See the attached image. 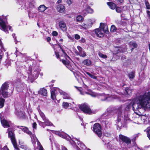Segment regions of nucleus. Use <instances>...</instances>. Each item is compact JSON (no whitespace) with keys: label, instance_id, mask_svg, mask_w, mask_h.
<instances>
[{"label":"nucleus","instance_id":"obj_1","mask_svg":"<svg viewBox=\"0 0 150 150\" xmlns=\"http://www.w3.org/2000/svg\"><path fill=\"white\" fill-rule=\"evenodd\" d=\"M132 108L134 112L138 115H141L142 109L150 108V92L145 93L135 98L133 101Z\"/></svg>","mask_w":150,"mask_h":150},{"label":"nucleus","instance_id":"obj_2","mask_svg":"<svg viewBox=\"0 0 150 150\" xmlns=\"http://www.w3.org/2000/svg\"><path fill=\"white\" fill-rule=\"evenodd\" d=\"M58 92H59L61 95L63 96V97L64 99H70V97L67 93L64 92L59 88L55 87L51 89V98L52 99L54 100L56 98V93H57Z\"/></svg>","mask_w":150,"mask_h":150},{"label":"nucleus","instance_id":"obj_3","mask_svg":"<svg viewBox=\"0 0 150 150\" xmlns=\"http://www.w3.org/2000/svg\"><path fill=\"white\" fill-rule=\"evenodd\" d=\"M32 67H30L29 70L30 72L28 73V78L31 80H34L38 77L40 69L39 67H35L34 69L33 68V69L32 72Z\"/></svg>","mask_w":150,"mask_h":150},{"label":"nucleus","instance_id":"obj_4","mask_svg":"<svg viewBox=\"0 0 150 150\" xmlns=\"http://www.w3.org/2000/svg\"><path fill=\"white\" fill-rule=\"evenodd\" d=\"M40 115L42 119V121H39V125L44 128L46 126H51L52 125L49 120L46 117L45 114L40 110H38Z\"/></svg>","mask_w":150,"mask_h":150},{"label":"nucleus","instance_id":"obj_5","mask_svg":"<svg viewBox=\"0 0 150 150\" xmlns=\"http://www.w3.org/2000/svg\"><path fill=\"white\" fill-rule=\"evenodd\" d=\"M76 142H75L73 139H72L71 138L69 142L74 147H77V150H88V149H86V147L83 143L77 139H76Z\"/></svg>","mask_w":150,"mask_h":150},{"label":"nucleus","instance_id":"obj_6","mask_svg":"<svg viewBox=\"0 0 150 150\" xmlns=\"http://www.w3.org/2000/svg\"><path fill=\"white\" fill-rule=\"evenodd\" d=\"M6 17H0V29L4 31L6 33H8L7 29L8 28L9 30L12 31L11 29V27L7 26Z\"/></svg>","mask_w":150,"mask_h":150},{"label":"nucleus","instance_id":"obj_7","mask_svg":"<svg viewBox=\"0 0 150 150\" xmlns=\"http://www.w3.org/2000/svg\"><path fill=\"white\" fill-rule=\"evenodd\" d=\"M8 137L10 138L14 148L16 150H19V148L18 147L16 142L15 137L14 131L11 129L8 128Z\"/></svg>","mask_w":150,"mask_h":150},{"label":"nucleus","instance_id":"obj_8","mask_svg":"<svg viewBox=\"0 0 150 150\" xmlns=\"http://www.w3.org/2000/svg\"><path fill=\"white\" fill-rule=\"evenodd\" d=\"M8 87V84L7 82H5L3 84L1 87L0 93H1L4 98H7L10 96L9 94H8V93L7 92Z\"/></svg>","mask_w":150,"mask_h":150},{"label":"nucleus","instance_id":"obj_9","mask_svg":"<svg viewBox=\"0 0 150 150\" xmlns=\"http://www.w3.org/2000/svg\"><path fill=\"white\" fill-rule=\"evenodd\" d=\"M80 109L84 113L88 114H94L90 109L88 105L85 103L82 104L79 106Z\"/></svg>","mask_w":150,"mask_h":150},{"label":"nucleus","instance_id":"obj_10","mask_svg":"<svg viewBox=\"0 0 150 150\" xmlns=\"http://www.w3.org/2000/svg\"><path fill=\"white\" fill-rule=\"evenodd\" d=\"M93 130L99 137H101L102 135L101 128L99 123H96L94 125Z\"/></svg>","mask_w":150,"mask_h":150},{"label":"nucleus","instance_id":"obj_11","mask_svg":"<svg viewBox=\"0 0 150 150\" xmlns=\"http://www.w3.org/2000/svg\"><path fill=\"white\" fill-rule=\"evenodd\" d=\"M117 98V96H109L105 94H102L99 96V98L102 101H110Z\"/></svg>","mask_w":150,"mask_h":150},{"label":"nucleus","instance_id":"obj_12","mask_svg":"<svg viewBox=\"0 0 150 150\" xmlns=\"http://www.w3.org/2000/svg\"><path fill=\"white\" fill-rule=\"evenodd\" d=\"M54 133L58 135L60 137L68 140L69 141L71 139V137L66 133L64 132H60L58 131H54Z\"/></svg>","mask_w":150,"mask_h":150},{"label":"nucleus","instance_id":"obj_13","mask_svg":"<svg viewBox=\"0 0 150 150\" xmlns=\"http://www.w3.org/2000/svg\"><path fill=\"white\" fill-rule=\"evenodd\" d=\"M119 138L120 140L123 142L125 143L127 145L131 143V140L127 137L122 134H120L119 135Z\"/></svg>","mask_w":150,"mask_h":150},{"label":"nucleus","instance_id":"obj_14","mask_svg":"<svg viewBox=\"0 0 150 150\" xmlns=\"http://www.w3.org/2000/svg\"><path fill=\"white\" fill-rule=\"evenodd\" d=\"M77 48L79 52H76V55H79L80 57H84L86 56V52L83 50L82 48L80 46H78L77 47Z\"/></svg>","mask_w":150,"mask_h":150},{"label":"nucleus","instance_id":"obj_15","mask_svg":"<svg viewBox=\"0 0 150 150\" xmlns=\"http://www.w3.org/2000/svg\"><path fill=\"white\" fill-rule=\"evenodd\" d=\"M0 119L1 123L4 127L7 128L10 127V125L11 124L10 121L4 119H2L1 115H0Z\"/></svg>","mask_w":150,"mask_h":150},{"label":"nucleus","instance_id":"obj_16","mask_svg":"<svg viewBox=\"0 0 150 150\" xmlns=\"http://www.w3.org/2000/svg\"><path fill=\"white\" fill-rule=\"evenodd\" d=\"M57 11L59 13H63L65 11V7L63 5L59 4L57 6Z\"/></svg>","mask_w":150,"mask_h":150},{"label":"nucleus","instance_id":"obj_17","mask_svg":"<svg viewBox=\"0 0 150 150\" xmlns=\"http://www.w3.org/2000/svg\"><path fill=\"white\" fill-rule=\"evenodd\" d=\"M96 34L97 36L99 37H102L104 36V34L103 31L100 28H99L96 29L95 30Z\"/></svg>","mask_w":150,"mask_h":150},{"label":"nucleus","instance_id":"obj_18","mask_svg":"<svg viewBox=\"0 0 150 150\" xmlns=\"http://www.w3.org/2000/svg\"><path fill=\"white\" fill-rule=\"evenodd\" d=\"M100 28L104 33L106 34L108 33V26L105 24L103 23H101Z\"/></svg>","mask_w":150,"mask_h":150},{"label":"nucleus","instance_id":"obj_19","mask_svg":"<svg viewBox=\"0 0 150 150\" xmlns=\"http://www.w3.org/2000/svg\"><path fill=\"white\" fill-rule=\"evenodd\" d=\"M59 26L62 30L65 31L66 30L67 28L65 23L63 21H61L59 23Z\"/></svg>","mask_w":150,"mask_h":150},{"label":"nucleus","instance_id":"obj_20","mask_svg":"<svg viewBox=\"0 0 150 150\" xmlns=\"http://www.w3.org/2000/svg\"><path fill=\"white\" fill-rule=\"evenodd\" d=\"M132 92V89L127 87L125 88L124 93L125 96H130Z\"/></svg>","mask_w":150,"mask_h":150},{"label":"nucleus","instance_id":"obj_21","mask_svg":"<svg viewBox=\"0 0 150 150\" xmlns=\"http://www.w3.org/2000/svg\"><path fill=\"white\" fill-rule=\"evenodd\" d=\"M30 137L31 138L32 142L33 144H35L36 142L37 144H38V142H40L35 134H30Z\"/></svg>","mask_w":150,"mask_h":150},{"label":"nucleus","instance_id":"obj_22","mask_svg":"<svg viewBox=\"0 0 150 150\" xmlns=\"http://www.w3.org/2000/svg\"><path fill=\"white\" fill-rule=\"evenodd\" d=\"M80 93L82 95H85V94H88L91 95L92 97H95L96 96V94L93 92H92L91 90L89 91L88 92H82L80 91Z\"/></svg>","mask_w":150,"mask_h":150},{"label":"nucleus","instance_id":"obj_23","mask_svg":"<svg viewBox=\"0 0 150 150\" xmlns=\"http://www.w3.org/2000/svg\"><path fill=\"white\" fill-rule=\"evenodd\" d=\"M17 127L21 129L23 131L27 133L28 134H31V132L29 131L28 129L25 127L22 126H17Z\"/></svg>","mask_w":150,"mask_h":150},{"label":"nucleus","instance_id":"obj_24","mask_svg":"<svg viewBox=\"0 0 150 150\" xmlns=\"http://www.w3.org/2000/svg\"><path fill=\"white\" fill-rule=\"evenodd\" d=\"M121 107L119 108L117 111V114L118 121H120L121 118Z\"/></svg>","mask_w":150,"mask_h":150},{"label":"nucleus","instance_id":"obj_25","mask_svg":"<svg viewBox=\"0 0 150 150\" xmlns=\"http://www.w3.org/2000/svg\"><path fill=\"white\" fill-rule=\"evenodd\" d=\"M47 8L44 5H42L38 7V10L39 12H44Z\"/></svg>","mask_w":150,"mask_h":150},{"label":"nucleus","instance_id":"obj_26","mask_svg":"<svg viewBox=\"0 0 150 150\" xmlns=\"http://www.w3.org/2000/svg\"><path fill=\"white\" fill-rule=\"evenodd\" d=\"M47 90L46 89L42 88L39 91V93L41 95L46 96L47 94Z\"/></svg>","mask_w":150,"mask_h":150},{"label":"nucleus","instance_id":"obj_27","mask_svg":"<svg viewBox=\"0 0 150 150\" xmlns=\"http://www.w3.org/2000/svg\"><path fill=\"white\" fill-rule=\"evenodd\" d=\"M16 114L20 118H23L24 117V113L22 111H18L16 112Z\"/></svg>","mask_w":150,"mask_h":150},{"label":"nucleus","instance_id":"obj_28","mask_svg":"<svg viewBox=\"0 0 150 150\" xmlns=\"http://www.w3.org/2000/svg\"><path fill=\"white\" fill-rule=\"evenodd\" d=\"M107 4L111 9H114L116 8V5L114 3L109 2H108Z\"/></svg>","mask_w":150,"mask_h":150},{"label":"nucleus","instance_id":"obj_29","mask_svg":"<svg viewBox=\"0 0 150 150\" xmlns=\"http://www.w3.org/2000/svg\"><path fill=\"white\" fill-rule=\"evenodd\" d=\"M59 47V48L60 49H61L62 50V52L63 53V54L62 56H63L66 59H67L68 58L69 59H70V58L67 55V54H66L65 52H64V50L62 49L61 47L58 44Z\"/></svg>","mask_w":150,"mask_h":150},{"label":"nucleus","instance_id":"obj_30","mask_svg":"<svg viewBox=\"0 0 150 150\" xmlns=\"http://www.w3.org/2000/svg\"><path fill=\"white\" fill-rule=\"evenodd\" d=\"M83 63L85 65L87 66H89L91 64V62L88 59H85L83 62Z\"/></svg>","mask_w":150,"mask_h":150},{"label":"nucleus","instance_id":"obj_31","mask_svg":"<svg viewBox=\"0 0 150 150\" xmlns=\"http://www.w3.org/2000/svg\"><path fill=\"white\" fill-rule=\"evenodd\" d=\"M86 11L87 13H92L94 12L93 10L89 6H87L86 8Z\"/></svg>","mask_w":150,"mask_h":150},{"label":"nucleus","instance_id":"obj_32","mask_svg":"<svg viewBox=\"0 0 150 150\" xmlns=\"http://www.w3.org/2000/svg\"><path fill=\"white\" fill-rule=\"evenodd\" d=\"M138 119L141 120L144 123L146 119V117L145 115H142L141 116H139Z\"/></svg>","mask_w":150,"mask_h":150},{"label":"nucleus","instance_id":"obj_33","mask_svg":"<svg viewBox=\"0 0 150 150\" xmlns=\"http://www.w3.org/2000/svg\"><path fill=\"white\" fill-rule=\"evenodd\" d=\"M38 146L36 148L35 150H43V148L42 146L41 145L40 142H38V144H37Z\"/></svg>","mask_w":150,"mask_h":150},{"label":"nucleus","instance_id":"obj_34","mask_svg":"<svg viewBox=\"0 0 150 150\" xmlns=\"http://www.w3.org/2000/svg\"><path fill=\"white\" fill-rule=\"evenodd\" d=\"M129 45L130 47H133L134 48L137 47V44L134 42L130 41L129 43Z\"/></svg>","mask_w":150,"mask_h":150},{"label":"nucleus","instance_id":"obj_35","mask_svg":"<svg viewBox=\"0 0 150 150\" xmlns=\"http://www.w3.org/2000/svg\"><path fill=\"white\" fill-rule=\"evenodd\" d=\"M90 27H91V26H88L86 24L83 23L81 25L79 26V27L81 29H82V28H83L86 29Z\"/></svg>","mask_w":150,"mask_h":150},{"label":"nucleus","instance_id":"obj_36","mask_svg":"<svg viewBox=\"0 0 150 150\" xmlns=\"http://www.w3.org/2000/svg\"><path fill=\"white\" fill-rule=\"evenodd\" d=\"M117 28L114 25H112L111 27L110 30L112 33H114L116 31Z\"/></svg>","mask_w":150,"mask_h":150},{"label":"nucleus","instance_id":"obj_37","mask_svg":"<svg viewBox=\"0 0 150 150\" xmlns=\"http://www.w3.org/2000/svg\"><path fill=\"white\" fill-rule=\"evenodd\" d=\"M98 55L100 57L103 59H106L107 57V56L106 55L100 52H99L98 53Z\"/></svg>","mask_w":150,"mask_h":150},{"label":"nucleus","instance_id":"obj_38","mask_svg":"<svg viewBox=\"0 0 150 150\" xmlns=\"http://www.w3.org/2000/svg\"><path fill=\"white\" fill-rule=\"evenodd\" d=\"M4 99L0 98V108H2L4 106Z\"/></svg>","mask_w":150,"mask_h":150},{"label":"nucleus","instance_id":"obj_39","mask_svg":"<svg viewBox=\"0 0 150 150\" xmlns=\"http://www.w3.org/2000/svg\"><path fill=\"white\" fill-rule=\"evenodd\" d=\"M61 60L63 64H64L67 67H68L69 64V61H67L63 59Z\"/></svg>","mask_w":150,"mask_h":150},{"label":"nucleus","instance_id":"obj_40","mask_svg":"<svg viewBox=\"0 0 150 150\" xmlns=\"http://www.w3.org/2000/svg\"><path fill=\"white\" fill-rule=\"evenodd\" d=\"M62 106L64 108H67L69 106V104L67 102H63L62 103Z\"/></svg>","mask_w":150,"mask_h":150},{"label":"nucleus","instance_id":"obj_41","mask_svg":"<svg viewBox=\"0 0 150 150\" xmlns=\"http://www.w3.org/2000/svg\"><path fill=\"white\" fill-rule=\"evenodd\" d=\"M83 19L81 15H79L76 17V20L78 22L81 21Z\"/></svg>","mask_w":150,"mask_h":150},{"label":"nucleus","instance_id":"obj_42","mask_svg":"<svg viewBox=\"0 0 150 150\" xmlns=\"http://www.w3.org/2000/svg\"><path fill=\"white\" fill-rule=\"evenodd\" d=\"M129 77L130 79H133L134 77V74L133 72H131L129 74Z\"/></svg>","mask_w":150,"mask_h":150},{"label":"nucleus","instance_id":"obj_43","mask_svg":"<svg viewBox=\"0 0 150 150\" xmlns=\"http://www.w3.org/2000/svg\"><path fill=\"white\" fill-rule=\"evenodd\" d=\"M86 74L89 75L91 78L94 79H96V77L93 75L91 74L90 73L88 72H86Z\"/></svg>","mask_w":150,"mask_h":150},{"label":"nucleus","instance_id":"obj_44","mask_svg":"<svg viewBox=\"0 0 150 150\" xmlns=\"http://www.w3.org/2000/svg\"><path fill=\"white\" fill-rule=\"evenodd\" d=\"M145 4L146 9H150V5L149 4V3L148 2V1H145Z\"/></svg>","mask_w":150,"mask_h":150},{"label":"nucleus","instance_id":"obj_45","mask_svg":"<svg viewBox=\"0 0 150 150\" xmlns=\"http://www.w3.org/2000/svg\"><path fill=\"white\" fill-rule=\"evenodd\" d=\"M122 7H116V12L118 13H120L121 12V10H122Z\"/></svg>","mask_w":150,"mask_h":150},{"label":"nucleus","instance_id":"obj_46","mask_svg":"<svg viewBox=\"0 0 150 150\" xmlns=\"http://www.w3.org/2000/svg\"><path fill=\"white\" fill-rule=\"evenodd\" d=\"M149 128L150 129H149V128H148L147 130H146V132L147 137H148L149 139H150V128Z\"/></svg>","mask_w":150,"mask_h":150},{"label":"nucleus","instance_id":"obj_47","mask_svg":"<svg viewBox=\"0 0 150 150\" xmlns=\"http://www.w3.org/2000/svg\"><path fill=\"white\" fill-rule=\"evenodd\" d=\"M138 137V135L137 134H136L133 136V138L132 139V142H134L135 139Z\"/></svg>","mask_w":150,"mask_h":150},{"label":"nucleus","instance_id":"obj_48","mask_svg":"<svg viewBox=\"0 0 150 150\" xmlns=\"http://www.w3.org/2000/svg\"><path fill=\"white\" fill-rule=\"evenodd\" d=\"M52 35L53 36H57L58 35V33L56 31H53L52 33Z\"/></svg>","mask_w":150,"mask_h":150},{"label":"nucleus","instance_id":"obj_49","mask_svg":"<svg viewBox=\"0 0 150 150\" xmlns=\"http://www.w3.org/2000/svg\"><path fill=\"white\" fill-rule=\"evenodd\" d=\"M74 38L75 39L79 40L80 38V36L78 34H76L75 35Z\"/></svg>","mask_w":150,"mask_h":150},{"label":"nucleus","instance_id":"obj_50","mask_svg":"<svg viewBox=\"0 0 150 150\" xmlns=\"http://www.w3.org/2000/svg\"><path fill=\"white\" fill-rule=\"evenodd\" d=\"M85 42V39L83 38H81V40H79V42L81 43H84Z\"/></svg>","mask_w":150,"mask_h":150},{"label":"nucleus","instance_id":"obj_51","mask_svg":"<svg viewBox=\"0 0 150 150\" xmlns=\"http://www.w3.org/2000/svg\"><path fill=\"white\" fill-rule=\"evenodd\" d=\"M73 0H67V3L69 5L71 4L73 2Z\"/></svg>","mask_w":150,"mask_h":150},{"label":"nucleus","instance_id":"obj_52","mask_svg":"<svg viewBox=\"0 0 150 150\" xmlns=\"http://www.w3.org/2000/svg\"><path fill=\"white\" fill-rule=\"evenodd\" d=\"M37 124L35 122H34L33 125V129H36V128Z\"/></svg>","mask_w":150,"mask_h":150},{"label":"nucleus","instance_id":"obj_53","mask_svg":"<svg viewBox=\"0 0 150 150\" xmlns=\"http://www.w3.org/2000/svg\"><path fill=\"white\" fill-rule=\"evenodd\" d=\"M15 34H13L12 35V36H13L14 39L15 40V43L17 44V42L16 41V37H15Z\"/></svg>","mask_w":150,"mask_h":150},{"label":"nucleus","instance_id":"obj_54","mask_svg":"<svg viewBox=\"0 0 150 150\" xmlns=\"http://www.w3.org/2000/svg\"><path fill=\"white\" fill-rule=\"evenodd\" d=\"M105 113H106L107 114V113H108V114L109 113V114L113 115L114 113V112L113 111H110L108 112V111H107V112H105Z\"/></svg>","mask_w":150,"mask_h":150},{"label":"nucleus","instance_id":"obj_55","mask_svg":"<svg viewBox=\"0 0 150 150\" xmlns=\"http://www.w3.org/2000/svg\"><path fill=\"white\" fill-rule=\"evenodd\" d=\"M146 13L148 15V17L149 18H150V11H147Z\"/></svg>","mask_w":150,"mask_h":150},{"label":"nucleus","instance_id":"obj_56","mask_svg":"<svg viewBox=\"0 0 150 150\" xmlns=\"http://www.w3.org/2000/svg\"><path fill=\"white\" fill-rule=\"evenodd\" d=\"M55 54H56V56L57 57V58H59V55L58 52H57L56 51H55Z\"/></svg>","mask_w":150,"mask_h":150},{"label":"nucleus","instance_id":"obj_57","mask_svg":"<svg viewBox=\"0 0 150 150\" xmlns=\"http://www.w3.org/2000/svg\"><path fill=\"white\" fill-rule=\"evenodd\" d=\"M121 59L122 60H124L125 59H126V57L124 55L122 56Z\"/></svg>","mask_w":150,"mask_h":150},{"label":"nucleus","instance_id":"obj_58","mask_svg":"<svg viewBox=\"0 0 150 150\" xmlns=\"http://www.w3.org/2000/svg\"><path fill=\"white\" fill-rule=\"evenodd\" d=\"M118 2L121 3H122L123 1V0H116Z\"/></svg>","mask_w":150,"mask_h":150},{"label":"nucleus","instance_id":"obj_59","mask_svg":"<svg viewBox=\"0 0 150 150\" xmlns=\"http://www.w3.org/2000/svg\"><path fill=\"white\" fill-rule=\"evenodd\" d=\"M62 150H67V148L64 146H62Z\"/></svg>","mask_w":150,"mask_h":150},{"label":"nucleus","instance_id":"obj_60","mask_svg":"<svg viewBox=\"0 0 150 150\" xmlns=\"http://www.w3.org/2000/svg\"><path fill=\"white\" fill-rule=\"evenodd\" d=\"M62 0H58L57 1V3L58 4H60L62 2Z\"/></svg>","mask_w":150,"mask_h":150},{"label":"nucleus","instance_id":"obj_61","mask_svg":"<svg viewBox=\"0 0 150 150\" xmlns=\"http://www.w3.org/2000/svg\"><path fill=\"white\" fill-rule=\"evenodd\" d=\"M47 40L48 42L50 41L51 40V38L50 37H47Z\"/></svg>","mask_w":150,"mask_h":150},{"label":"nucleus","instance_id":"obj_62","mask_svg":"<svg viewBox=\"0 0 150 150\" xmlns=\"http://www.w3.org/2000/svg\"><path fill=\"white\" fill-rule=\"evenodd\" d=\"M105 135L107 137H109L110 135V133H105Z\"/></svg>","mask_w":150,"mask_h":150},{"label":"nucleus","instance_id":"obj_63","mask_svg":"<svg viewBox=\"0 0 150 150\" xmlns=\"http://www.w3.org/2000/svg\"><path fill=\"white\" fill-rule=\"evenodd\" d=\"M63 41V39H61L59 40V41L61 42H62Z\"/></svg>","mask_w":150,"mask_h":150},{"label":"nucleus","instance_id":"obj_64","mask_svg":"<svg viewBox=\"0 0 150 150\" xmlns=\"http://www.w3.org/2000/svg\"><path fill=\"white\" fill-rule=\"evenodd\" d=\"M53 85V84L50 85V87L51 88V87H52Z\"/></svg>","mask_w":150,"mask_h":150}]
</instances>
